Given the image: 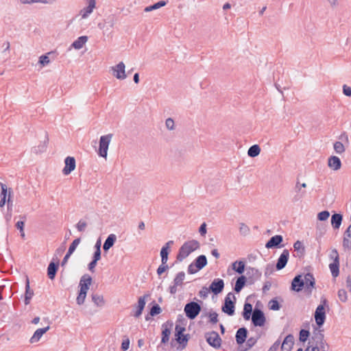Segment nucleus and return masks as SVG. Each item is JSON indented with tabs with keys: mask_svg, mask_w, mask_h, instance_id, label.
I'll return each instance as SVG.
<instances>
[{
	"mask_svg": "<svg viewBox=\"0 0 351 351\" xmlns=\"http://www.w3.org/2000/svg\"><path fill=\"white\" fill-rule=\"evenodd\" d=\"M169 265H167V263H161V265H159V267H158L157 270H156V273L158 274V276H160L163 273H165L166 271H167L169 269Z\"/></svg>",
	"mask_w": 351,
	"mask_h": 351,
	"instance_id": "53",
	"label": "nucleus"
},
{
	"mask_svg": "<svg viewBox=\"0 0 351 351\" xmlns=\"http://www.w3.org/2000/svg\"><path fill=\"white\" fill-rule=\"evenodd\" d=\"M34 295V291L30 289L29 286V280L27 276H26L25 279V298L24 303L25 305H27L30 303V300Z\"/></svg>",
	"mask_w": 351,
	"mask_h": 351,
	"instance_id": "26",
	"label": "nucleus"
},
{
	"mask_svg": "<svg viewBox=\"0 0 351 351\" xmlns=\"http://www.w3.org/2000/svg\"><path fill=\"white\" fill-rule=\"evenodd\" d=\"M342 245L344 249L351 250V235L350 237H347L343 234Z\"/></svg>",
	"mask_w": 351,
	"mask_h": 351,
	"instance_id": "50",
	"label": "nucleus"
},
{
	"mask_svg": "<svg viewBox=\"0 0 351 351\" xmlns=\"http://www.w3.org/2000/svg\"><path fill=\"white\" fill-rule=\"evenodd\" d=\"M329 268L332 277L336 278L339 275V261L338 259L329 265Z\"/></svg>",
	"mask_w": 351,
	"mask_h": 351,
	"instance_id": "37",
	"label": "nucleus"
},
{
	"mask_svg": "<svg viewBox=\"0 0 351 351\" xmlns=\"http://www.w3.org/2000/svg\"><path fill=\"white\" fill-rule=\"evenodd\" d=\"M165 125L167 129L170 130H173L174 129V121L171 118H168L166 119Z\"/></svg>",
	"mask_w": 351,
	"mask_h": 351,
	"instance_id": "64",
	"label": "nucleus"
},
{
	"mask_svg": "<svg viewBox=\"0 0 351 351\" xmlns=\"http://www.w3.org/2000/svg\"><path fill=\"white\" fill-rule=\"evenodd\" d=\"M294 345V337L292 334L287 335L281 345V351H291Z\"/></svg>",
	"mask_w": 351,
	"mask_h": 351,
	"instance_id": "21",
	"label": "nucleus"
},
{
	"mask_svg": "<svg viewBox=\"0 0 351 351\" xmlns=\"http://www.w3.org/2000/svg\"><path fill=\"white\" fill-rule=\"evenodd\" d=\"M236 300L235 295L232 292L228 293L225 297L224 302L221 306L222 311L229 316H232L235 311Z\"/></svg>",
	"mask_w": 351,
	"mask_h": 351,
	"instance_id": "3",
	"label": "nucleus"
},
{
	"mask_svg": "<svg viewBox=\"0 0 351 351\" xmlns=\"http://www.w3.org/2000/svg\"><path fill=\"white\" fill-rule=\"evenodd\" d=\"M293 248L295 251L297 252V256L299 258H302L305 254V247L303 245L302 242L300 241H297L293 243Z\"/></svg>",
	"mask_w": 351,
	"mask_h": 351,
	"instance_id": "34",
	"label": "nucleus"
},
{
	"mask_svg": "<svg viewBox=\"0 0 351 351\" xmlns=\"http://www.w3.org/2000/svg\"><path fill=\"white\" fill-rule=\"evenodd\" d=\"M49 326H47V327L37 329L31 337L29 340L30 343H34L38 342L42 336L49 330Z\"/></svg>",
	"mask_w": 351,
	"mask_h": 351,
	"instance_id": "25",
	"label": "nucleus"
},
{
	"mask_svg": "<svg viewBox=\"0 0 351 351\" xmlns=\"http://www.w3.org/2000/svg\"><path fill=\"white\" fill-rule=\"evenodd\" d=\"M0 186L1 189L0 193V198L8 199L7 197H8L9 189L6 184L1 182H0Z\"/></svg>",
	"mask_w": 351,
	"mask_h": 351,
	"instance_id": "45",
	"label": "nucleus"
},
{
	"mask_svg": "<svg viewBox=\"0 0 351 351\" xmlns=\"http://www.w3.org/2000/svg\"><path fill=\"white\" fill-rule=\"evenodd\" d=\"M239 232L243 235H247L250 232V228L244 223H240V227H239Z\"/></svg>",
	"mask_w": 351,
	"mask_h": 351,
	"instance_id": "58",
	"label": "nucleus"
},
{
	"mask_svg": "<svg viewBox=\"0 0 351 351\" xmlns=\"http://www.w3.org/2000/svg\"><path fill=\"white\" fill-rule=\"evenodd\" d=\"M184 278L185 273L184 271H180L176 274L173 283H174L176 286H182L184 284Z\"/></svg>",
	"mask_w": 351,
	"mask_h": 351,
	"instance_id": "40",
	"label": "nucleus"
},
{
	"mask_svg": "<svg viewBox=\"0 0 351 351\" xmlns=\"http://www.w3.org/2000/svg\"><path fill=\"white\" fill-rule=\"evenodd\" d=\"M329 258L330 259L333 260V261H336V259H338V261H339V255L336 249H332L331 250Z\"/></svg>",
	"mask_w": 351,
	"mask_h": 351,
	"instance_id": "63",
	"label": "nucleus"
},
{
	"mask_svg": "<svg viewBox=\"0 0 351 351\" xmlns=\"http://www.w3.org/2000/svg\"><path fill=\"white\" fill-rule=\"evenodd\" d=\"M59 260L57 258L56 261H54V258H53L49 263L47 267V276L49 279L53 280L55 278L59 268Z\"/></svg>",
	"mask_w": 351,
	"mask_h": 351,
	"instance_id": "19",
	"label": "nucleus"
},
{
	"mask_svg": "<svg viewBox=\"0 0 351 351\" xmlns=\"http://www.w3.org/2000/svg\"><path fill=\"white\" fill-rule=\"evenodd\" d=\"M20 217L23 220L17 221L15 226L18 230H19L20 232H23V230H24L25 221L26 219V217L25 215H21Z\"/></svg>",
	"mask_w": 351,
	"mask_h": 351,
	"instance_id": "55",
	"label": "nucleus"
},
{
	"mask_svg": "<svg viewBox=\"0 0 351 351\" xmlns=\"http://www.w3.org/2000/svg\"><path fill=\"white\" fill-rule=\"evenodd\" d=\"M149 296L150 295L149 293H146L144 295L138 298L137 304L134 305V308L135 309V311L133 314L134 317H139L142 315L146 304V298Z\"/></svg>",
	"mask_w": 351,
	"mask_h": 351,
	"instance_id": "11",
	"label": "nucleus"
},
{
	"mask_svg": "<svg viewBox=\"0 0 351 351\" xmlns=\"http://www.w3.org/2000/svg\"><path fill=\"white\" fill-rule=\"evenodd\" d=\"M304 280L306 289L311 292L312 289L315 287V280L313 275L309 272L306 274Z\"/></svg>",
	"mask_w": 351,
	"mask_h": 351,
	"instance_id": "28",
	"label": "nucleus"
},
{
	"mask_svg": "<svg viewBox=\"0 0 351 351\" xmlns=\"http://www.w3.org/2000/svg\"><path fill=\"white\" fill-rule=\"evenodd\" d=\"M88 40L87 36H82L77 38L71 45V47L75 49H80L83 47Z\"/></svg>",
	"mask_w": 351,
	"mask_h": 351,
	"instance_id": "35",
	"label": "nucleus"
},
{
	"mask_svg": "<svg viewBox=\"0 0 351 351\" xmlns=\"http://www.w3.org/2000/svg\"><path fill=\"white\" fill-rule=\"evenodd\" d=\"M75 226L79 232H84L87 226V223L84 221L80 220Z\"/></svg>",
	"mask_w": 351,
	"mask_h": 351,
	"instance_id": "59",
	"label": "nucleus"
},
{
	"mask_svg": "<svg viewBox=\"0 0 351 351\" xmlns=\"http://www.w3.org/2000/svg\"><path fill=\"white\" fill-rule=\"evenodd\" d=\"M199 243L197 240H191L186 241L180 247L176 256V260L178 262L182 261L191 253L199 248Z\"/></svg>",
	"mask_w": 351,
	"mask_h": 351,
	"instance_id": "1",
	"label": "nucleus"
},
{
	"mask_svg": "<svg viewBox=\"0 0 351 351\" xmlns=\"http://www.w3.org/2000/svg\"><path fill=\"white\" fill-rule=\"evenodd\" d=\"M92 301L97 306H101L104 304V297L99 294H92L91 295Z\"/></svg>",
	"mask_w": 351,
	"mask_h": 351,
	"instance_id": "42",
	"label": "nucleus"
},
{
	"mask_svg": "<svg viewBox=\"0 0 351 351\" xmlns=\"http://www.w3.org/2000/svg\"><path fill=\"white\" fill-rule=\"evenodd\" d=\"M252 305L250 303L245 302L243 306L242 315L245 320H249L252 315Z\"/></svg>",
	"mask_w": 351,
	"mask_h": 351,
	"instance_id": "36",
	"label": "nucleus"
},
{
	"mask_svg": "<svg viewBox=\"0 0 351 351\" xmlns=\"http://www.w3.org/2000/svg\"><path fill=\"white\" fill-rule=\"evenodd\" d=\"M47 141H45L43 143L40 144L38 147H34V152L36 154L44 152L47 149Z\"/></svg>",
	"mask_w": 351,
	"mask_h": 351,
	"instance_id": "56",
	"label": "nucleus"
},
{
	"mask_svg": "<svg viewBox=\"0 0 351 351\" xmlns=\"http://www.w3.org/2000/svg\"><path fill=\"white\" fill-rule=\"evenodd\" d=\"M343 221V215L341 213H334L331 216V226L335 230L340 228Z\"/></svg>",
	"mask_w": 351,
	"mask_h": 351,
	"instance_id": "27",
	"label": "nucleus"
},
{
	"mask_svg": "<svg viewBox=\"0 0 351 351\" xmlns=\"http://www.w3.org/2000/svg\"><path fill=\"white\" fill-rule=\"evenodd\" d=\"M283 242V237L280 234H276L271 237L265 243L267 249H278L283 247L285 244Z\"/></svg>",
	"mask_w": 351,
	"mask_h": 351,
	"instance_id": "10",
	"label": "nucleus"
},
{
	"mask_svg": "<svg viewBox=\"0 0 351 351\" xmlns=\"http://www.w3.org/2000/svg\"><path fill=\"white\" fill-rule=\"evenodd\" d=\"M334 149L337 154H341L345 152V147L340 141H336L334 143Z\"/></svg>",
	"mask_w": 351,
	"mask_h": 351,
	"instance_id": "46",
	"label": "nucleus"
},
{
	"mask_svg": "<svg viewBox=\"0 0 351 351\" xmlns=\"http://www.w3.org/2000/svg\"><path fill=\"white\" fill-rule=\"evenodd\" d=\"M259 338H260V335L250 337L247 340L246 347L245 348V350H248L251 348H252L256 343V342Z\"/></svg>",
	"mask_w": 351,
	"mask_h": 351,
	"instance_id": "44",
	"label": "nucleus"
},
{
	"mask_svg": "<svg viewBox=\"0 0 351 351\" xmlns=\"http://www.w3.org/2000/svg\"><path fill=\"white\" fill-rule=\"evenodd\" d=\"M167 3V1H162V0L159 1L154 3L153 5L145 7L144 9V11L145 12H151L152 10L160 8L166 5Z\"/></svg>",
	"mask_w": 351,
	"mask_h": 351,
	"instance_id": "38",
	"label": "nucleus"
},
{
	"mask_svg": "<svg viewBox=\"0 0 351 351\" xmlns=\"http://www.w3.org/2000/svg\"><path fill=\"white\" fill-rule=\"evenodd\" d=\"M125 66L123 62H120L116 66L112 67L113 71V75L118 80H124L127 75L125 74Z\"/></svg>",
	"mask_w": 351,
	"mask_h": 351,
	"instance_id": "14",
	"label": "nucleus"
},
{
	"mask_svg": "<svg viewBox=\"0 0 351 351\" xmlns=\"http://www.w3.org/2000/svg\"><path fill=\"white\" fill-rule=\"evenodd\" d=\"M87 293L78 291V294L76 298V302L78 305H82L84 303Z\"/></svg>",
	"mask_w": 351,
	"mask_h": 351,
	"instance_id": "51",
	"label": "nucleus"
},
{
	"mask_svg": "<svg viewBox=\"0 0 351 351\" xmlns=\"http://www.w3.org/2000/svg\"><path fill=\"white\" fill-rule=\"evenodd\" d=\"M322 330H319L317 328H315L313 332V335L311 339L308 341V346H317V343L323 344V341H324V335L322 333Z\"/></svg>",
	"mask_w": 351,
	"mask_h": 351,
	"instance_id": "13",
	"label": "nucleus"
},
{
	"mask_svg": "<svg viewBox=\"0 0 351 351\" xmlns=\"http://www.w3.org/2000/svg\"><path fill=\"white\" fill-rule=\"evenodd\" d=\"M258 302L256 303L252 315V323L254 326H263L266 322V317L261 309L257 308Z\"/></svg>",
	"mask_w": 351,
	"mask_h": 351,
	"instance_id": "6",
	"label": "nucleus"
},
{
	"mask_svg": "<svg viewBox=\"0 0 351 351\" xmlns=\"http://www.w3.org/2000/svg\"><path fill=\"white\" fill-rule=\"evenodd\" d=\"M173 326V323L171 320H168L166 322L163 323L161 326V341L160 343L165 345L169 341V337L171 335V331L172 327Z\"/></svg>",
	"mask_w": 351,
	"mask_h": 351,
	"instance_id": "8",
	"label": "nucleus"
},
{
	"mask_svg": "<svg viewBox=\"0 0 351 351\" xmlns=\"http://www.w3.org/2000/svg\"><path fill=\"white\" fill-rule=\"evenodd\" d=\"M328 166L334 171H337L341 167V161L338 156H331L328 159Z\"/></svg>",
	"mask_w": 351,
	"mask_h": 351,
	"instance_id": "24",
	"label": "nucleus"
},
{
	"mask_svg": "<svg viewBox=\"0 0 351 351\" xmlns=\"http://www.w3.org/2000/svg\"><path fill=\"white\" fill-rule=\"evenodd\" d=\"M206 316H208L209 322L212 324H216L218 322V314L216 312H210L205 314Z\"/></svg>",
	"mask_w": 351,
	"mask_h": 351,
	"instance_id": "48",
	"label": "nucleus"
},
{
	"mask_svg": "<svg viewBox=\"0 0 351 351\" xmlns=\"http://www.w3.org/2000/svg\"><path fill=\"white\" fill-rule=\"evenodd\" d=\"M117 237L114 234H110L108 236L104 243L103 245V250L105 252H107L115 243Z\"/></svg>",
	"mask_w": 351,
	"mask_h": 351,
	"instance_id": "30",
	"label": "nucleus"
},
{
	"mask_svg": "<svg viewBox=\"0 0 351 351\" xmlns=\"http://www.w3.org/2000/svg\"><path fill=\"white\" fill-rule=\"evenodd\" d=\"M152 307L149 309V315L151 316H156L160 314L162 311L160 306L156 304L154 301L152 302Z\"/></svg>",
	"mask_w": 351,
	"mask_h": 351,
	"instance_id": "41",
	"label": "nucleus"
},
{
	"mask_svg": "<svg viewBox=\"0 0 351 351\" xmlns=\"http://www.w3.org/2000/svg\"><path fill=\"white\" fill-rule=\"evenodd\" d=\"M112 137V134L101 136L99 138V145L97 154L100 157L106 158L108 149Z\"/></svg>",
	"mask_w": 351,
	"mask_h": 351,
	"instance_id": "5",
	"label": "nucleus"
},
{
	"mask_svg": "<svg viewBox=\"0 0 351 351\" xmlns=\"http://www.w3.org/2000/svg\"><path fill=\"white\" fill-rule=\"evenodd\" d=\"M289 258V251L287 249L284 250L280 255L276 264V270H281L285 267Z\"/></svg>",
	"mask_w": 351,
	"mask_h": 351,
	"instance_id": "15",
	"label": "nucleus"
},
{
	"mask_svg": "<svg viewBox=\"0 0 351 351\" xmlns=\"http://www.w3.org/2000/svg\"><path fill=\"white\" fill-rule=\"evenodd\" d=\"M232 269L239 274H242L246 270L245 263L243 261H236L232 264Z\"/></svg>",
	"mask_w": 351,
	"mask_h": 351,
	"instance_id": "33",
	"label": "nucleus"
},
{
	"mask_svg": "<svg viewBox=\"0 0 351 351\" xmlns=\"http://www.w3.org/2000/svg\"><path fill=\"white\" fill-rule=\"evenodd\" d=\"M189 339L190 335L189 334L175 337L176 341L179 344V346L177 347V350H182L185 348L187 346Z\"/></svg>",
	"mask_w": 351,
	"mask_h": 351,
	"instance_id": "29",
	"label": "nucleus"
},
{
	"mask_svg": "<svg viewBox=\"0 0 351 351\" xmlns=\"http://www.w3.org/2000/svg\"><path fill=\"white\" fill-rule=\"evenodd\" d=\"M93 278L92 277L88 274H84L83 275L80 280L79 283V287L80 290L82 292L87 293L89 287L92 283Z\"/></svg>",
	"mask_w": 351,
	"mask_h": 351,
	"instance_id": "16",
	"label": "nucleus"
},
{
	"mask_svg": "<svg viewBox=\"0 0 351 351\" xmlns=\"http://www.w3.org/2000/svg\"><path fill=\"white\" fill-rule=\"evenodd\" d=\"M248 330L245 327L239 328L235 335L237 343L239 346H242L247 338Z\"/></svg>",
	"mask_w": 351,
	"mask_h": 351,
	"instance_id": "20",
	"label": "nucleus"
},
{
	"mask_svg": "<svg viewBox=\"0 0 351 351\" xmlns=\"http://www.w3.org/2000/svg\"><path fill=\"white\" fill-rule=\"evenodd\" d=\"M304 287V280L302 278V276L301 274L295 276L291 281V289L300 292Z\"/></svg>",
	"mask_w": 351,
	"mask_h": 351,
	"instance_id": "18",
	"label": "nucleus"
},
{
	"mask_svg": "<svg viewBox=\"0 0 351 351\" xmlns=\"http://www.w3.org/2000/svg\"><path fill=\"white\" fill-rule=\"evenodd\" d=\"M262 273L258 269L252 267L246 268V275L247 278V285H252L258 280L261 277Z\"/></svg>",
	"mask_w": 351,
	"mask_h": 351,
	"instance_id": "9",
	"label": "nucleus"
},
{
	"mask_svg": "<svg viewBox=\"0 0 351 351\" xmlns=\"http://www.w3.org/2000/svg\"><path fill=\"white\" fill-rule=\"evenodd\" d=\"M338 298L341 302H346L348 300V294L346 291L343 289H339L338 291Z\"/></svg>",
	"mask_w": 351,
	"mask_h": 351,
	"instance_id": "57",
	"label": "nucleus"
},
{
	"mask_svg": "<svg viewBox=\"0 0 351 351\" xmlns=\"http://www.w3.org/2000/svg\"><path fill=\"white\" fill-rule=\"evenodd\" d=\"M169 251L167 250L166 248H161L160 250V257H161V263L165 264L167 263Z\"/></svg>",
	"mask_w": 351,
	"mask_h": 351,
	"instance_id": "47",
	"label": "nucleus"
},
{
	"mask_svg": "<svg viewBox=\"0 0 351 351\" xmlns=\"http://www.w3.org/2000/svg\"><path fill=\"white\" fill-rule=\"evenodd\" d=\"M246 284H247V277L245 275H241L237 278L233 289L237 293H239Z\"/></svg>",
	"mask_w": 351,
	"mask_h": 351,
	"instance_id": "22",
	"label": "nucleus"
},
{
	"mask_svg": "<svg viewBox=\"0 0 351 351\" xmlns=\"http://www.w3.org/2000/svg\"><path fill=\"white\" fill-rule=\"evenodd\" d=\"M186 330L185 327L181 326L178 324L176 325L175 328V337L185 335L186 334H184V332Z\"/></svg>",
	"mask_w": 351,
	"mask_h": 351,
	"instance_id": "54",
	"label": "nucleus"
},
{
	"mask_svg": "<svg viewBox=\"0 0 351 351\" xmlns=\"http://www.w3.org/2000/svg\"><path fill=\"white\" fill-rule=\"evenodd\" d=\"M207 343L215 349H219L221 345V339L216 331H211L205 334Z\"/></svg>",
	"mask_w": 351,
	"mask_h": 351,
	"instance_id": "7",
	"label": "nucleus"
},
{
	"mask_svg": "<svg viewBox=\"0 0 351 351\" xmlns=\"http://www.w3.org/2000/svg\"><path fill=\"white\" fill-rule=\"evenodd\" d=\"M322 303L316 308L314 317L317 326L320 328L322 327L326 320V310L325 306L327 305V300L324 299L321 302Z\"/></svg>",
	"mask_w": 351,
	"mask_h": 351,
	"instance_id": "4",
	"label": "nucleus"
},
{
	"mask_svg": "<svg viewBox=\"0 0 351 351\" xmlns=\"http://www.w3.org/2000/svg\"><path fill=\"white\" fill-rule=\"evenodd\" d=\"M306 193L305 191H302L301 193H296V194L292 198V202L296 203L301 200V199L304 197Z\"/></svg>",
	"mask_w": 351,
	"mask_h": 351,
	"instance_id": "61",
	"label": "nucleus"
},
{
	"mask_svg": "<svg viewBox=\"0 0 351 351\" xmlns=\"http://www.w3.org/2000/svg\"><path fill=\"white\" fill-rule=\"evenodd\" d=\"M310 332L308 330L301 329L299 332V340L302 343H305L310 337Z\"/></svg>",
	"mask_w": 351,
	"mask_h": 351,
	"instance_id": "43",
	"label": "nucleus"
},
{
	"mask_svg": "<svg viewBox=\"0 0 351 351\" xmlns=\"http://www.w3.org/2000/svg\"><path fill=\"white\" fill-rule=\"evenodd\" d=\"M81 242L80 238H77L73 241V242L69 245V249L73 252H75V249L77 248V245Z\"/></svg>",
	"mask_w": 351,
	"mask_h": 351,
	"instance_id": "62",
	"label": "nucleus"
},
{
	"mask_svg": "<svg viewBox=\"0 0 351 351\" xmlns=\"http://www.w3.org/2000/svg\"><path fill=\"white\" fill-rule=\"evenodd\" d=\"M274 271V266L272 264L267 265L265 270V276L268 277Z\"/></svg>",
	"mask_w": 351,
	"mask_h": 351,
	"instance_id": "60",
	"label": "nucleus"
},
{
	"mask_svg": "<svg viewBox=\"0 0 351 351\" xmlns=\"http://www.w3.org/2000/svg\"><path fill=\"white\" fill-rule=\"evenodd\" d=\"M202 301H199V303L191 301L185 304L184 311L188 319L193 320L197 317L202 311Z\"/></svg>",
	"mask_w": 351,
	"mask_h": 351,
	"instance_id": "2",
	"label": "nucleus"
},
{
	"mask_svg": "<svg viewBox=\"0 0 351 351\" xmlns=\"http://www.w3.org/2000/svg\"><path fill=\"white\" fill-rule=\"evenodd\" d=\"M64 167L62 169L64 175L67 176L70 174L75 169L76 166L75 159L73 156H67L64 159Z\"/></svg>",
	"mask_w": 351,
	"mask_h": 351,
	"instance_id": "17",
	"label": "nucleus"
},
{
	"mask_svg": "<svg viewBox=\"0 0 351 351\" xmlns=\"http://www.w3.org/2000/svg\"><path fill=\"white\" fill-rule=\"evenodd\" d=\"M330 216V213L328 210H323L318 213L317 219L324 221L328 219Z\"/></svg>",
	"mask_w": 351,
	"mask_h": 351,
	"instance_id": "52",
	"label": "nucleus"
},
{
	"mask_svg": "<svg viewBox=\"0 0 351 351\" xmlns=\"http://www.w3.org/2000/svg\"><path fill=\"white\" fill-rule=\"evenodd\" d=\"M280 302H283L282 298L280 297H276V298L271 299L268 303L269 308L270 310L275 311H279L282 307V305Z\"/></svg>",
	"mask_w": 351,
	"mask_h": 351,
	"instance_id": "31",
	"label": "nucleus"
},
{
	"mask_svg": "<svg viewBox=\"0 0 351 351\" xmlns=\"http://www.w3.org/2000/svg\"><path fill=\"white\" fill-rule=\"evenodd\" d=\"M199 270H201L206 266L208 263L207 258L205 255L202 254L195 258L193 262Z\"/></svg>",
	"mask_w": 351,
	"mask_h": 351,
	"instance_id": "32",
	"label": "nucleus"
},
{
	"mask_svg": "<svg viewBox=\"0 0 351 351\" xmlns=\"http://www.w3.org/2000/svg\"><path fill=\"white\" fill-rule=\"evenodd\" d=\"M53 53V52H49V53H47V54H45V55H42L40 58H39V63L42 65V66H45L47 64H48L50 62L49 60V55Z\"/></svg>",
	"mask_w": 351,
	"mask_h": 351,
	"instance_id": "49",
	"label": "nucleus"
},
{
	"mask_svg": "<svg viewBox=\"0 0 351 351\" xmlns=\"http://www.w3.org/2000/svg\"><path fill=\"white\" fill-rule=\"evenodd\" d=\"M261 152V147L258 145H252L247 150V155L251 158L256 157Z\"/></svg>",
	"mask_w": 351,
	"mask_h": 351,
	"instance_id": "39",
	"label": "nucleus"
},
{
	"mask_svg": "<svg viewBox=\"0 0 351 351\" xmlns=\"http://www.w3.org/2000/svg\"><path fill=\"white\" fill-rule=\"evenodd\" d=\"M88 1V6L86 8H84L80 11V15L82 16V19H86L88 16L89 14H90L93 9L95 8L96 5V1L95 0H87Z\"/></svg>",
	"mask_w": 351,
	"mask_h": 351,
	"instance_id": "23",
	"label": "nucleus"
},
{
	"mask_svg": "<svg viewBox=\"0 0 351 351\" xmlns=\"http://www.w3.org/2000/svg\"><path fill=\"white\" fill-rule=\"evenodd\" d=\"M208 289L210 292L217 295L223 291L224 289V282L221 278H215L213 280Z\"/></svg>",
	"mask_w": 351,
	"mask_h": 351,
	"instance_id": "12",
	"label": "nucleus"
}]
</instances>
